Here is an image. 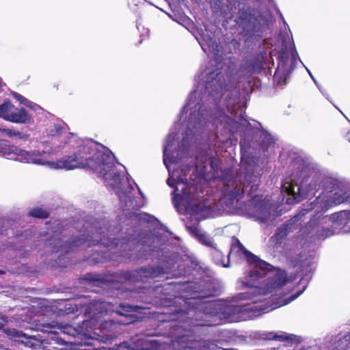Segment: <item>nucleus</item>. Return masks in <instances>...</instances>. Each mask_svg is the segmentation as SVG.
I'll list each match as a JSON object with an SVG mask.
<instances>
[{"instance_id": "39448f33", "label": "nucleus", "mask_w": 350, "mask_h": 350, "mask_svg": "<svg viewBox=\"0 0 350 350\" xmlns=\"http://www.w3.org/2000/svg\"><path fill=\"white\" fill-rule=\"evenodd\" d=\"M180 120L183 121L185 131L179 142L178 152L181 155H191L195 150V131L197 125V92L194 88L188 96Z\"/></svg>"}, {"instance_id": "5701e85b", "label": "nucleus", "mask_w": 350, "mask_h": 350, "mask_svg": "<svg viewBox=\"0 0 350 350\" xmlns=\"http://www.w3.org/2000/svg\"><path fill=\"white\" fill-rule=\"evenodd\" d=\"M0 131L5 133L8 137H18L21 139H24L26 137L25 135H24L18 131H15L10 129L0 128Z\"/></svg>"}, {"instance_id": "2eb2a0df", "label": "nucleus", "mask_w": 350, "mask_h": 350, "mask_svg": "<svg viewBox=\"0 0 350 350\" xmlns=\"http://www.w3.org/2000/svg\"><path fill=\"white\" fill-rule=\"evenodd\" d=\"M178 23L185 27L194 37L197 39L196 32L197 28L195 23L192 20L187 16L180 18Z\"/></svg>"}, {"instance_id": "c85d7f7f", "label": "nucleus", "mask_w": 350, "mask_h": 350, "mask_svg": "<svg viewBox=\"0 0 350 350\" xmlns=\"http://www.w3.org/2000/svg\"><path fill=\"white\" fill-rule=\"evenodd\" d=\"M345 211L337 212L332 215V218L334 221H342L345 219Z\"/></svg>"}, {"instance_id": "f8f14e48", "label": "nucleus", "mask_w": 350, "mask_h": 350, "mask_svg": "<svg viewBox=\"0 0 350 350\" xmlns=\"http://www.w3.org/2000/svg\"><path fill=\"white\" fill-rule=\"evenodd\" d=\"M294 225L292 220L288 219L277 229L275 233L271 237L275 245H280L282 243L287 235L293 231Z\"/></svg>"}, {"instance_id": "9b49d317", "label": "nucleus", "mask_w": 350, "mask_h": 350, "mask_svg": "<svg viewBox=\"0 0 350 350\" xmlns=\"http://www.w3.org/2000/svg\"><path fill=\"white\" fill-rule=\"evenodd\" d=\"M289 282L287 273L284 270L275 269L272 276L265 280V288L269 292L280 289Z\"/></svg>"}, {"instance_id": "9d476101", "label": "nucleus", "mask_w": 350, "mask_h": 350, "mask_svg": "<svg viewBox=\"0 0 350 350\" xmlns=\"http://www.w3.org/2000/svg\"><path fill=\"white\" fill-rule=\"evenodd\" d=\"M0 118L17 124H29L31 122V116L23 108H16L10 101H5L0 105Z\"/></svg>"}, {"instance_id": "a211bd4d", "label": "nucleus", "mask_w": 350, "mask_h": 350, "mask_svg": "<svg viewBox=\"0 0 350 350\" xmlns=\"http://www.w3.org/2000/svg\"><path fill=\"white\" fill-rule=\"evenodd\" d=\"M12 96L21 104H23L24 105L27 106L29 108L32 109L34 111H38V109H40V107L38 105L28 100L27 98L21 96V94L14 92L12 93Z\"/></svg>"}, {"instance_id": "20e7f679", "label": "nucleus", "mask_w": 350, "mask_h": 350, "mask_svg": "<svg viewBox=\"0 0 350 350\" xmlns=\"http://www.w3.org/2000/svg\"><path fill=\"white\" fill-rule=\"evenodd\" d=\"M116 312L123 315V312L118 310L116 306L109 302L96 301L91 303L88 307V314L90 316V319L84 321L83 323V328L90 327L91 330H86L84 332V336L90 339L103 340L105 332L111 330V328L114 325L112 321H101L99 322V319L109 312Z\"/></svg>"}, {"instance_id": "b1692460", "label": "nucleus", "mask_w": 350, "mask_h": 350, "mask_svg": "<svg viewBox=\"0 0 350 350\" xmlns=\"http://www.w3.org/2000/svg\"><path fill=\"white\" fill-rule=\"evenodd\" d=\"M29 215L34 217L46 218L49 216V213L46 210H44L41 208H37L32 209L29 212Z\"/></svg>"}, {"instance_id": "7c9ffc66", "label": "nucleus", "mask_w": 350, "mask_h": 350, "mask_svg": "<svg viewBox=\"0 0 350 350\" xmlns=\"http://www.w3.org/2000/svg\"><path fill=\"white\" fill-rule=\"evenodd\" d=\"M6 318L0 315V328H2L6 323Z\"/></svg>"}, {"instance_id": "0eeeda50", "label": "nucleus", "mask_w": 350, "mask_h": 350, "mask_svg": "<svg viewBox=\"0 0 350 350\" xmlns=\"http://www.w3.org/2000/svg\"><path fill=\"white\" fill-rule=\"evenodd\" d=\"M214 272L204 264L198 262V302L206 303V298H212L221 294L220 285L213 277Z\"/></svg>"}, {"instance_id": "cd10ccee", "label": "nucleus", "mask_w": 350, "mask_h": 350, "mask_svg": "<svg viewBox=\"0 0 350 350\" xmlns=\"http://www.w3.org/2000/svg\"><path fill=\"white\" fill-rule=\"evenodd\" d=\"M332 234V230L329 228H322L321 230L317 232V237L318 239H325L326 237Z\"/></svg>"}, {"instance_id": "58836bf2", "label": "nucleus", "mask_w": 350, "mask_h": 350, "mask_svg": "<svg viewBox=\"0 0 350 350\" xmlns=\"http://www.w3.org/2000/svg\"><path fill=\"white\" fill-rule=\"evenodd\" d=\"M150 274H151L152 275H156V274L154 273V271H152V272L150 273Z\"/></svg>"}, {"instance_id": "ea45409f", "label": "nucleus", "mask_w": 350, "mask_h": 350, "mask_svg": "<svg viewBox=\"0 0 350 350\" xmlns=\"http://www.w3.org/2000/svg\"><path fill=\"white\" fill-rule=\"evenodd\" d=\"M222 349L223 350H233L232 349H223V348H222Z\"/></svg>"}, {"instance_id": "4468645a", "label": "nucleus", "mask_w": 350, "mask_h": 350, "mask_svg": "<svg viewBox=\"0 0 350 350\" xmlns=\"http://www.w3.org/2000/svg\"><path fill=\"white\" fill-rule=\"evenodd\" d=\"M273 338L279 341L286 342L289 345L299 344L302 342V339L300 336L294 334H283L275 335Z\"/></svg>"}, {"instance_id": "6ab92c4d", "label": "nucleus", "mask_w": 350, "mask_h": 350, "mask_svg": "<svg viewBox=\"0 0 350 350\" xmlns=\"http://www.w3.org/2000/svg\"><path fill=\"white\" fill-rule=\"evenodd\" d=\"M266 59V53H260L257 54L254 57V62L252 63V66L254 68H257L258 70H262L263 68V62Z\"/></svg>"}, {"instance_id": "4be33fe9", "label": "nucleus", "mask_w": 350, "mask_h": 350, "mask_svg": "<svg viewBox=\"0 0 350 350\" xmlns=\"http://www.w3.org/2000/svg\"><path fill=\"white\" fill-rule=\"evenodd\" d=\"M282 189L287 195L292 196L297 202L301 201L300 196L299 195H296L294 191V185L292 184H288L287 186H285L284 185H282Z\"/></svg>"}, {"instance_id": "f03ea898", "label": "nucleus", "mask_w": 350, "mask_h": 350, "mask_svg": "<svg viewBox=\"0 0 350 350\" xmlns=\"http://www.w3.org/2000/svg\"><path fill=\"white\" fill-rule=\"evenodd\" d=\"M181 137L176 146V135L171 133L163 144V163L169 172L167 184L175 187L173 202L177 211L187 215V219L197 220V165L196 152V131H195V150L191 155L179 154V142L183 138L185 127L182 122Z\"/></svg>"}, {"instance_id": "2f4dec72", "label": "nucleus", "mask_w": 350, "mask_h": 350, "mask_svg": "<svg viewBox=\"0 0 350 350\" xmlns=\"http://www.w3.org/2000/svg\"><path fill=\"white\" fill-rule=\"evenodd\" d=\"M345 219L350 221V211H345Z\"/></svg>"}, {"instance_id": "bb28decb", "label": "nucleus", "mask_w": 350, "mask_h": 350, "mask_svg": "<svg viewBox=\"0 0 350 350\" xmlns=\"http://www.w3.org/2000/svg\"><path fill=\"white\" fill-rule=\"evenodd\" d=\"M208 202V200L207 199H204L202 200V202H200V200H198V213H200V212H203L206 210H211V205H207Z\"/></svg>"}, {"instance_id": "423d86ee", "label": "nucleus", "mask_w": 350, "mask_h": 350, "mask_svg": "<svg viewBox=\"0 0 350 350\" xmlns=\"http://www.w3.org/2000/svg\"><path fill=\"white\" fill-rule=\"evenodd\" d=\"M260 176L254 174V172H246L243 180V188L236 186L232 190L230 191L226 197L230 204L234 201L238 202L243 198L244 193H247L251 199L247 202L248 211L251 214L255 216H259L262 214L266 208V205L262 196L254 195L260 185Z\"/></svg>"}, {"instance_id": "6e6552de", "label": "nucleus", "mask_w": 350, "mask_h": 350, "mask_svg": "<svg viewBox=\"0 0 350 350\" xmlns=\"http://www.w3.org/2000/svg\"><path fill=\"white\" fill-rule=\"evenodd\" d=\"M234 251H235L239 256L243 255L246 261L254 267L253 269L250 270L248 273V276L252 280H254L258 278H263L265 276L267 272L272 271L273 267L270 264L261 260L258 256L246 250L237 238L234 239L233 243L231 244L228 256Z\"/></svg>"}, {"instance_id": "a878e982", "label": "nucleus", "mask_w": 350, "mask_h": 350, "mask_svg": "<svg viewBox=\"0 0 350 350\" xmlns=\"http://www.w3.org/2000/svg\"><path fill=\"white\" fill-rule=\"evenodd\" d=\"M213 248L214 249V250L212 253V256H213V258H216V260H217V262H221L224 267H228V265L224 264V256L222 254V253L219 250H218L215 247V245H214V247H213Z\"/></svg>"}, {"instance_id": "f3484780", "label": "nucleus", "mask_w": 350, "mask_h": 350, "mask_svg": "<svg viewBox=\"0 0 350 350\" xmlns=\"http://www.w3.org/2000/svg\"><path fill=\"white\" fill-rule=\"evenodd\" d=\"M314 208L312 203L303 204L301 209L299 213H297L295 215H294L290 220H292V222L295 224L299 221L301 220L302 218L310 211H311Z\"/></svg>"}, {"instance_id": "aec40b11", "label": "nucleus", "mask_w": 350, "mask_h": 350, "mask_svg": "<svg viewBox=\"0 0 350 350\" xmlns=\"http://www.w3.org/2000/svg\"><path fill=\"white\" fill-rule=\"evenodd\" d=\"M216 345L213 341L209 340H198V350H213Z\"/></svg>"}, {"instance_id": "f704fd0d", "label": "nucleus", "mask_w": 350, "mask_h": 350, "mask_svg": "<svg viewBox=\"0 0 350 350\" xmlns=\"http://www.w3.org/2000/svg\"><path fill=\"white\" fill-rule=\"evenodd\" d=\"M128 347V343L127 342H124L121 346H120V348H124V347Z\"/></svg>"}, {"instance_id": "f257e3e1", "label": "nucleus", "mask_w": 350, "mask_h": 350, "mask_svg": "<svg viewBox=\"0 0 350 350\" xmlns=\"http://www.w3.org/2000/svg\"><path fill=\"white\" fill-rule=\"evenodd\" d=\"M69 135L70 137L65 144H68V146L76 148V151L73 155L66 159L55 161L50 160L51 155L56 151V148L52 149L46 146L42 150L39 148L37 150L27 151L15 146H10L1 139H0V155L9 159L44 165L53 170H70L88 167L103 176L109 186L118 189L117 194L120 201H124V198L130 199V196L123 189L126 187H128L129 189H133V188L128 178L124 180L120 177V174H116L114 168V157L111 151L92 140L77 139L72 133Z\"/></svg>"}, {"instance_id": "4c0bfd02", "label": "nucleus", "mask_w": 350, "mask_h": 350, "mask_svg": "<svg viewBox=\"0 0 350 350\" xmlns=\"http://www.w3.org/2000/svg\"><path fill=\"white\" fill-rule=\"evenodd\" d=\"M213 162H214L213 159V158H211V166H212L213 167Z\"/></svg>"}, {"instance_id": "c756f323", "label": "nucleus", "mask_w": 350, "mask_h": 350, "mask_svg": "<svg viewBox=\"0 0 350 350\" xmlns=\"http://www.w3.org/2000/svg\"><path fill=\"white\" fill-rule=\"evenodd\" d=\"M334 198L335 202H336L337 204H340L345 201V198L344 196H341L340 195L337 196V193H334Z\"/></svg>"}, {"instance_id": "7ed1b4c3", "label": "nucleus", "mask_w": 350, "mask_h": 350, "mask_svg": "<svg viewBox=\"0 0 350 350\" xmlns=\"http://www.w3.org/2000/svg\"><path fill=\"white\" fill-rule=\"evenodd\" d=\"M250 310L233 301L211 300L198 302V327H213L226 323L239 322L246 319Z\"/></svg>"}, {"instance_id": "c9c22d12", "label": "nucleus", "mask_w": 350, "mask_h": 350, "mask_svg": "<svg viewBox=\"0 0 350 350\" xmlns=\"http://www.w3.org/2000/svg\"><path fill=\"white\" fill-rule=\"evenodd\" d=\"M301 293V291H299V292L296 293L295 294V295L293 296V298H295V297H298V295H300Z\"/></svg>"}, {"instance_id": "393cba45", "label": "nucleus", "mask_w": 350, "mask_h": 350, "mask_svg": "<svg viewBox=\"0 0 350 350\" xmlns=\"http://www.w3.org/2000/svg\"><path fill=\"white\" fill-rule=\"evenodd\" d=\"M198 241L200 242L202 244L210 247H214V244L211 241V239L208 237L207 235L202 233L198 232Z\"/></svg>"}, {"instance_id": "473e14b6", "label": "nucleus", "mask_w": 350, "mask_h": 350, "mask_svg": "<svg viewBox=\"0 0 350 350\" xmlns=\"http://www.w3.org/2000/svg\"><path fill=\"white\" fill-rule=\"evenodd\" d=\"M120 308H122L123 310H125V311H129V308H131L132 307L131 306H122V305H120Z\"/></svg>"}, {"instance_id": "1a4fd4ad", "label": "nucleus", "mask_w": 350, "mask_h": 350, "mask_svg": "<svg viewBox=\"0 0 350 350\" xmlns=\"http://www.w3.org/2000/svg\"><path fill=\"white\" fill-rule=\"evenodd\" d=\"M235 21L242 28L241 35L247 40L262 36V24L248 9H240Z\"/></svg>"}, {"instance_id": "dca6fc26", "label": "nucleus", "mask_w": 350, "mask_h": 350, "mask_svg": "<svg viewBox=\"0 0 350 350\" xmlns=\"http://www.w3.org/2000/svg\"><path fill=\"white\" fill-rule=\"evenodd\" d=\"M178 23L185 27L194 37L197 39L196 32L197 28L195 23L192 20L187 16L180 18Z\"/></svg>"}, {"instance_id": "e433bc0d", "label": "nucleus", "mask_w": 350, "mask_h": 350, "mask_svg": "<svg viewBox=\"0 0 350 350\" xmlns=\"http://www.w3.org/2000/svg\"><path fill=\"white\" fill-rule=\"evenodd\" d=\"M198 124H200V110L198 109Z\"/></svg>"}, {"instance_id": "79ce46f5", "label": "nucleus", "mask_w": 350, "mask_h": 350, "mask_svg": "<svg viewBox=\"0 0 350 350\" xmlns=\"http://www.w3.org/2000/svg\"><path fill=\"white\" fill-rule=\"evenodd\" d=\"M193 234L194 235H196V232H195V231H194V230L193 231Z\"/></svg>"}, {"instance_id": "412c9836", "label": "nucleus", "mask_w": 350, "mask_h": 350, "mask_svg": "<svg viewBox=\"0 0 350 350\" xmlns=\"http://www.w3.org/2000/svg\"><path fill=\"white\" fill-rule=\"evenodd\" d=\"M66 127L64 124H56L53 126V128L50 130L49 135L51 136H59L65 133Z\"/></svg>"}, {"instance_id": "ddd939ff", "label": "nucleus", "mask_w": 350, "mask_h": 350, "mask_svg": "<svg viewBox=\"0 0 350 350\" xmlns=\"http://www.w3.org/2000/svg\"><path fill=\"white\" fill-rule=\"evenodd\" d=\"M329 350H347L350 347V331L342 335L338 334L331 341Z\"/></svg>"}, {"instance_id": "72a5a7b5", "label": "nucleus", "mask_w": 350, "mask_h": 350, "mask_svg": "<svg viewBox=\"0 0 350 350\" xmlns=\"http://www.w3.org/2000/svg\"><path fill=\"white\" fill-rule=\"evenodd\" d=\"M12 333L13 334L14 336H18L19 337L21 336V333H19L18 332H17V331H16L14 329H13L12 331Z\"/></svg>"}, {"instance_id": "a19ab883", "label": "nucleus", "mask_w": 350, "mask_h": 350, "mask_svg": "<svg viewBox=\"0 0 350 350\" xmlns=\"http://www.w3.org/2000/svg\"><path fill=\"white\" fill-rule=\"evenodd\" d=\"M4 273V271H0V274H2V273Z\"/></svg>"}]
</instances>
